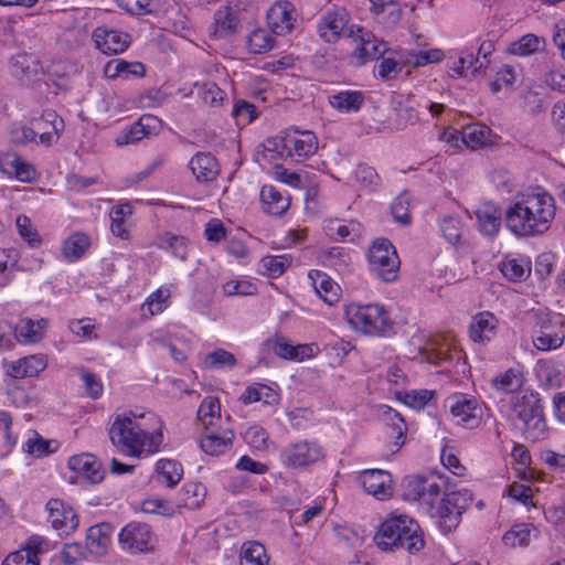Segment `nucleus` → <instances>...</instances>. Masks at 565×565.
Masks as SVG:
<instances>
[{"mask_svg":"<svg viewBox=\"0 0 565 565\" xmlns=\"http://www.w3.org/2000/svg\"><path fill=\"white\" fill-rule=\"evenodd\" d=\"M492 386L503 393H513L523 385L522 373L515 369H509L492 379Z\"/></svg>","mask_w":565,"mask_h":565,"instance_id":"nucleus-40","label":"nucleus"},{"mask_svg":"<svg viewBox=\"0 0 565 565\" xmlns=\"http://www.w3.org/2000/svg\"><path fill=\"white\" fill-rule=\"evenodd\" d=\"M45 545L43 539L33 536L23 548L9 554L2 565H39V554L45 552Z\"/></svg>","mask_w":565,"mask_h":565,"instance_id":"nucleus-22","label":"nucleus"},{"mask_svg":"<svg viewBox=\"0 0 565 565\" xmlns=\"http://www.w3.org/2000/svg\"><path fill=\"white\" fill-rule=\"evenodd\" d=\"M445 54L439 49H431L427 51H409L403 56V62L414 68L440 62Z\"/></svg>","mask_w":565,"mask_h":565,"instance_id":"nucleus-41","label":"nucleus"},{"mask_svg":"<svg viewBox=\"0 0 565 565\" xmlns=\"http://www.w3.org/2000/svg\"><path fill=\"white\" fill-rule=\"evenodd\" d=\"M329 104L340 113H356L365 102V96L360 90H341L329 96Z\"/></svg>","mask_w":565,"mask_h":565,"instance_id":"nucleus-32","label":"nucleus"},{"mask_svg":"<svg viewBox=\"0 0 565 565\" xmlns=\"http://www.w3.org/2000/svg\"><path fill=\"white\" fill-rule=\"evenodd\" d=\"M367 260L371 271L383 281L391 282L397 278L399 259L395 247L387 238H377L372 243Z\"/></svg>","mask_w":565,"mask_h":565,"instance_id":"nucleus-8","label":"nucleus"},{"mask_svg":"<svg viewBox=\"0 0 565 565\" xmlns=\"http://www.w3.org/2000/svg\"><path fill=\"white\" fill-rule=\"evenodd\" d=\"M360 223L350 221L349 224H341L339 221H331L328 226V234L330 236L337 235L340 241H353L360 232Z\"/></svg>","mask_w":565,"mask_h":565,"instance_id":"nucleus-53","label":"nucleus"},{"mask_svg":"<svg viewBox=\"0 0 565 565\" xmlns=\"http://www.w3.org/2000/svg\"><path fill=\"white\" fill-rule=\"evenodd\" d=\"M96 47L104 54L122 53L130 43V35L118 30L97 28L93 33Z\"/></svg>","mask_w":565,"mask_h":565,"instance_id":"nucleus-19","label":"nucleus"},{"mask_svg":"<svg viewBox=\"0 0 565 565\" xmlns=\"http://www.w3.org/2000/svg\"><path fill=\"white\" fill-rule=\"evenodd\" d=\"M263 210L274 216L282 215L289 207V198L282 195L274 185H264L260 190Z\"/></svg>","mask_w":565,"mask_h":565,"instance_id":"nucleus-31","label":"nucleus"},{"mask_svg":"<svg viewBox=\"0 0 565 565\" xmlns=\"http://www.w3.org/2000/svg\"><path fill=\"white\" fill-rule=\"evenodd\" d=\"M374 542L384 552L404 548L411 554L419 552L425 545L418 523L407 515L386 519L375 533Z\"/></svg>","mask_w":565,"mask_h":565,"instance_id":"nucleus-4","label":"nucleus"},{"mask_svg":"<svg viewBox=\"0 0 565 565\" xmlns=\"http://www.w3.org/2000/svg\"><path fill=\"white\" fill-rule=\"evenodd\" d=\"M262 561V563H269L270 556L264 544L258 541H247L243 543L239 551V563L247 562L255 564Z\"/></svg>","mask_w":565,"mask_h":565,"instance_id":"nucleus-45","label":"nucleus"},{"mask_svg":"<svg viewBox=\"0 0 565 565\" xmlns=\"http://www.w3.org/2000/svg\"><path fill=\"white\" fill-rule=\"evenodd\" d=\"M532 530L535 527L531 523L515 524L503 534L502 542L508 547L527 546Z\"/></svg>","mask_w":565,"mask_h":565,"instance_id":"nucleus-38","label":"nucleus"},{"mask_svg":"<svg viewBox=\"0 0 565 565\" xmlns=\"http://www.w3.org/2000/svg\"><path fill=\"white\" fill-rule=\"evenodd\" d=\"M169 297L170 290L168 288H159L147 298L145 306L151 316L158 315L166 309V302Z\"/></svg>","mask_w":565,"mask_h":565,"instance_id":"nucleus-63","label":"nucleus"},{"mask_svg":"<svg viewBox=\"0 0 565 565\" xmlns=\"http://www.w3.org/2000/svg\"><path fill=\"white\" fill-rule=\"evenodd\" d=\"M51 443L43 439L38 433L33 434V438H29L23 444V451L33 457H42L52 452Z\"/></svg>","mask_w":565,"mask_h":565,"instance_id":"nucleus-60","label":"nucleus"},{"mask_svg":"<svg viewBox=\"0 0 565 565\" xmlns=\"http://www.w3.org/2000/svg\"><path fill=\"white\" fill-rule=\"evenodd\" d=\"M364 491L379 500H385L392 495L391 475L381 469L364 470L359 477Z\"/></svg>","mask_w":565,"mask_h":565,"instance_id":"nucleus-18","label":"nucleus"},{"mask_svg":"<svg viewBox=\"0 0 565 565\" xmlns=\"http://www.w3.org/2000/svg\"><path fill=\"white\" fill-rule=\"evenodd\" d=\"M267 22L275 34L281 35L290 32L296 22L294 6L289 1L276 2L267 11Z\"/></svg>","mask_w":565,"mask_h":565,"instance_id":"nucleus-20","label":"nucleus"},{"mask_svg":"<svg viewBox=\"0 0 565 565\" xmlns=\"http://www.w3.org/2000/svg\"><path fill=\"white\" fill-rule=\"evenodd\" d=\"M282 149L288 157L301 162L318 150V138L310 130L290 128L281 138Z\"/></svg>","mask_w":565,"mask_h":565,"instance_id":"nucleus-11","label":"nucleus"},{"mask_svg":"<svg viewBox=\"0 0 565 565\" xmlns=\"http://www.w3.org/2000/svg\"><path fill=\"white\" fill-rule=\"evenodd\" d=\"M411 194L407 191L401 192L392 202L391 212L394 220L403 225L411 223L409 215Z\"/></svg>","mask_w":565,"mask_h":565,"instance_id":"nucleus-50","label":"nucleus"},{"mask_svg":"<svg viewBox=\"0 0 565 565\" xmlns=\"http://www.w3.org/2000/svg\"><path fill=\"white\" fill-rule=\"evenodd\" d=\"M20 236L28 242L31 247H36L41 244L40 235L33 227L31 220L25 215H19L15 221Z\"/></svg>","mask_w":565,"mask_h":565,"instance_id":"nucleus-57","label":"nucleus"},{"mask_svg":"<svg viewBox=\"0 0 565 565\" xmlns=\"http://www.w3.org/2000/svg\"><path fill=\"white\" fill-rule=\"evenodd\" d=\"M348 38L352 39L355 43L351 58L356 65H363L370 61L377 60L386 51L385 43L377 40L370 31L362 26L351 25Z\"/></svg>","mask_w":565,"mask_h":565,"instance_id":"nucleus-10","label":"nucleus"},{"mask_svg":"<svg viewBox=\"0 0 565 565\" xmlns=\"http://www.w3.org/2000/svg\"><path fill=\"white\" fill-rule=\"evenodd\" d=\"M309 278L312 281L316 294L329 306L339 301L340 287L329 276L319 270H311Z\"/></svg>","mask_w":565,"mask_h":565,"instance_id":"nucleus-29","label":"nucleus"},{"mask_svg":"<svg viewBox=\"0 0 565 565\" xmlns=\"http://www.w3.org/2000/svg\"><path fill=\"white\" fill-rule=\"evenodd\" d=\"M349 324L366 335L387 337L394 332V321L388 311L379 303H350L345 308Z\"/></svg>","mask_w":565,"mask_h":565,"instance_id":"nucleus-7","label":"nucleus"},{"mask_svg":"<svg viewBox=\"0 0 565 565\" xmlns=\"http://www.w3.org/2000/svg\"><path fill=\"white\" fill-rule=\"evenodd\" d=\"M47 520L60 536L70 535L78 526V516L74 509L60 499L46 502Z\"/></svg>","mask_w":565,"mask_h":565,"instance_id":"nucleus-16","label":"nucleus"},{"mask_svg":"<svg viewBox=\"0 0 565 565\" xmlns=\"http://www.w3.org/2000/svg\"><path fill=\"white\" fill-rule=\"evenodd\" d=\"M440 230L449 244H458L462 234V224L456 217H445L441 221Z\"/></svg>","mask_w":565,"mask_h":565,"instance_id":"nucleus-61","label":"nucleus"},{"mask_svg":"<svg viewBox=\"0 0 565 565\" xmlns=\"http://www.w3.org/2000/svg\"><path fill=\"white\" fill-rule=\"evenodd\" d=\"M436 392L430 390H414L409 392H399L397 397L405 405L414 409H423L435 397Z\"/></svg>","mask_w":565,"mask_h":565,"instance_id":"nucleus-49","label":"nucleus"},{"mask_svg":"<svg viewBox=\"0 0 565 565\" xmlns=\"http://www.w3.org/2000/svg\"><path fill=\"white\" fill-rule=\"evenodd\" d=\"M47 319L36 321L30 318L21 319L13 329L14 337L22 343H35L42 340L44 329L47 327Z\"/></svg>","mask_w":565,"mask_h":565,"instance_id":"nucleus-28","label":"nucleus"},{"mask_svg":"<svg viewBox=\"0 0 565 565\" xmlns=\"http://www.w3.org/2000/svg\"><path fill=\"white\" fill-rule=\"evenodd\" d=\"M544 43V40L535 34H525L511 43L509 51L514 55L526 56L539 52L543 49Z\"/></svg>","mask_w":565,"mask_h":565,"instance_id":"nucleus-44","label":"nucleus"},{"mask_svg":"<svg viewBox=\"0 0 565 565\" xmlns=\"http://www.w3.org/2000/svg\"><path fill=\"white\" fill-rule=\"evenodd\" d=\"M206 489L202 483L189 482L181 489V504L189 509H198L204 500Z\"/></svg>","mask_w":565,"mask_h":565,"instance_id":"nucleus-47","label":"nucleus"},{"mask_svg":"<svg viewBox=\"0 0 565 565\" xmlns=\"http://www.w3.org/2000/svg\"><path fill=\"white\" fill-rule=\"evenodd\" d=\"M11 72L17 77L31 78L42 73V65L33 54L19 53L10 61Z\"/></svg>","mask_w":565,"mask_h":565,"instance_id":"nucleus-34","label":"nucleus"},{"mask_svg":"<svg viewBox=\"0 0 565 565\" xmlns=\"http://www.w3.org/2000/svg\"><path fill=\"white\" fill-rule=\"evenodd\" d=\"M281 457L287 467L302 468L322 459L323 449L316 441L300 440L288 445Z\"/></svg>","mask_w":565,"mask_h":565,"instance_id":"nucleus-14","label":"nucleus"},{"mask_svg":"<svg viewBox=\"0 0 565 565\" xmlns=\"http://www.w3.org/2000/svg\"><path fill=\"white\" fill-rule=\"evenodd\" d=\"M120 7L132 14H150L159 9V3L154 0H120Z\"/></svg>","mask_w":565,"mask_h":565,"instance_id":"nucleus-56","label":"nucleus"},{"mask_svg":"<svg viewBox=\"0 0 565 565\" xmlns=\"http://www.w3.org/2000/svg\"><path fill=\"white\" fill-rule=\"evenodd\" d=\"M239 9L237 6H224L214 14V36L226 38L235 34L241 28Z\"/></svg>","mask_w":565,"mask_h":565,"instance_id":"nucleus-23","label":"nucleus"},{"mask_svg":"<svg viewBox=\"0 0 565 565\" xmlns=\"http://www.w3.org/2000/svg\"><path fill=\"white\" fill-rule=\"evenodd\" d=\"M555 213V200L547 192L521 193L505 211V224L516 236L533 237L550 230Z\"/></svg>","mask_w":565,"mask_h":565,"instance_id":"nucleus-3","label":"nucleus"},{"mask_svg":"<svg viewBox=\"0 0 565 565\" xmlns=\"http://www.w3.org/2000/svg\"><path fill=\"white\" fill-rule=\"evenodd\" d=\"M374 542L384 552L404 548L411 554L419 552L425 545L418 523L407 515L386 519L375 533Z\"/></svg>","mask_w":565,"mask_h":565,"instance_id":"nucleus-5","label":"nucleus"},{"mask_svg":"<svg viewBox=\"0 0 565 565\" xmlns=\"http://www.w3.org/2000/svg\"><path fill=\"white\" fill-rule=\"evenodd\" d=\"M113 527L109 523H100L88 529L86 535V550L95 555L103 556L111 543Z\"/></svg>","mask_w":565,"mask_h":565,"instance_id":"nucleus-25","label":"nucleus"},{"mask_svg":"<svg viewBox=\"0 0 565 565\" xmlns=\"http://www.w3.org/2000/svg\"><path fill=\"white\" fill-rule=\"evenodd\" d=\"M231 114L236 119L237 125L241 122L248 124L257 117L255 105L245 100L237 102Z\"/></svg>","mask_w":565,"mask_h":565,"instance_id":"nucleus-64","label":"nucleus"},{"mask_svg":"<svg viewBox=\"0 0 565 565\" xmlns=\"http://www.w3.org/2000/svg\"><path fill=\"white\" fill-rule=\"evenodd\" d=\"M565 335L563 332H554L550 331L548 328H541L533 337V344L537 350L551 351L562 347Z\"/></svg>","mask_w":565,"mask_h":565,"instance_id":"nucleus-46","label":"nucleus"},{"mask_svg":"<svg viewBox=\"0 0 565 565\" xmlns=\"http://www.w3.org/2000/svg\"><path fill=\"white\" fill-rule=\"evenodd\" d=\"M383 415L391 422L392 434L395 435V445L402 446L407 430L406 423L402 415L390 406H384Z\"/></svg>","mask_w":565,"mask_h":565,"instance_id":"nucleus-52","label":"nucleus"},{"mask_svg":"<svg viewBox=\"0 0 565 565\" xmlns=\"http://www.w3.org/2000/svg\"><path fill=\"white\" fill-rule=\"evenodd\" d=\"M501 273L511 281H522L529 277L531 268L523 260L509 259L502 263Z\"/></svg>","mask_w":565,"mask_h":565,"instance_id":"nucleus-51","label":"nucleus"},{"mask_svg":"<svg viewBox=\"0 0 565 565\" xmlns=\"http://www.w3.org/2000/svg\"><path fill=\"white\" fill-rule=\"evenodd\" d=\"M291 258L287 255L266 256L262 259L263 267L271 277H279L290 266Z\"/></svg>","mask_w":565,"mask_h":565,"instance_id":"nucleus-58","label":"nucleus"},{"mask_svg":"<svg viewBox=\"0 0 565 565\" xmlns=\"http://www.w3.org/2000/svg\"><path fill=\"white\" fill-rule=\"evenodd\" d=\"M446 406L458 425L473 429L481 424L483 408L477 397L457 393L446 399Z\"/></svg>","mask_w":565,"mask_h":565,"instance_id":"nucleus-9","label":"nucleus"},{"mask_svg":"<svg viewBox=\"0 0 565 565\" xmlns=\"http://www.w3.org/2000/svg\"><path fill=\"white\" fill-rule=\"evenodd\" d=\"M68 468L92 483H98L104 479V470L98 459L90 454H81L68 459Z\"/></svg>","mask_w":565,"mask_h":565,"instance_id":"nucleus-24","label":"nucleus"},{"mask_svg":"<svg viewBox=\"0 0 565 565\" xmlns=\"http://www.w3.org/2000/svg\"><path fill=\"white\" fill-rule=\"evenodd\" d=\"M157 246L161 249H169L173 255L181 260L186 258L188 242L183 236H178L172 233H163L158 237Z\"/></svg>","mask_w":565,"mask_h":565,"instance_id":"nucleus-43","label":"nucleus"},{"mask_svg":"<svg viewBox=\"0 0 565 565\" xmlns=\"http://www.w3.org/2000/svg\"><path fill=\"white\" fill-rule=\"evenodd\" d=\"M264 347L285 360L302 361L313 356L312 344L292 345L285 337L275 334L264 342Z\"/></svg>","mask_w":565,"mask_h":565,"instance_id":"nucleus-17","label":"nucleus"},{"mask_svg":"<svg viewBox=\"0 0 565 565\" xmlns=\"http://www.w3.org/2000/svg\"><path fill=\"white\" fill-rule=\"evenodd\" d=\"M275 45V38L271 30L255 29L247 39V49L253 54H264L270 51Z\"/></svg>","mask_w":565,"mask_h":565,"instance_id":"nucleus-39","label":"nucleus"},{"mask_svg":"<svg viewBox=\"0 0 565 565\" xmlns=\"http://www.w3.org/2000/svg\"><path fill=\"white\" fill-rule=\"evenodd\" d=\"M511 416L521 422L526 440L535 443L546 437L547 426L539 393L525 392L512 397Z\"/></svg>","mask_w":565,"mask_h":565,"instance_id":"nucleus-6","label":"nucleus"},{"mask_svg":"<svg viewBox=\"0 0 565 565\" xmlns=\"http://www.w3.org/2000/svg\"><path fill=\"white\" fill-rule=\"evenodd\" d=\"M70 331L83 340H92L96 339L97 334L95 333L96 323L94 319L83 318V319H74L68 323Z\"/></svg>","mask_w":565,"mask_h":565,"instance_id":"nucleus-55","label":"nucleus"},{"mask_svg":"<svg viewBox=\"0 0 565 565\" xmlns=\"http://www.w3.org/2000/svg\"><path fill=\"white\" fill-rule=\"evenodd\" d=\"M407 489L408 495L418 501L430 518L438 519V526L445 534L459 525L461 514L472 501V494L467 489L441 495L440 484L430 478H413Z\"/></svg>","mask_w":565,"mask_h":565,"instance_id":"nucleus-2","label":"nucleus"},{"mask_svg":"<svg viewBox=\"0 0 565 565\" xmlns=\"http://www.w3.org/2000/svg\"><path fill=\"white\" fill-rule=\"evenodd\" d=\"M122 550L131 553H145L152 550V534L145 523L131 522L124 526L118 534Z\"/></svg>","mask_w":565,"mask_h":565,"instance_id":"nucleus-15","label":"nucleus"},{"mask_svg":"<svg viewBox=\"0 0 565 565\" xmlns=\"http://www.w3.org/2000/svg\"><path fill=\"white\" fill-rule=\"evenodd\" d=\"M157 481L168 488H173L183 476L182 465L174 459H160L156 463Z\"/></svg>","mask_w":565,"mask_h":565,"instance_id":"nucleus-33","label":"nucleus"},{"mask_svg":"<svg viewBox=\"0 0 565 565\" xmlns=\"http://www.w3.org/2000/svg\"><path fill=\"white\" fill-rule=\"evenodd\" d=\"M90 246L89 237L84 233L71 235L63 245L64 257L68 262L78 260Z\"/></svg>","mask_w":565,"mask_h":565,"instance_id":"nucleus-37","label":"nucleus"},{"mask_svg":"<svg viewBox=\"0 0 565 565\" xmlns=\"http://www.w3.org/2000/svg\"><path fill=\"white\" fill-rule=\"evenodd\" d=\"M12 417L6 411H0V456H8L17 445V436L11 431Z\"/></svg>","mask_w":565,"mask_h":565,"instance_id":"nucleus-42","label":"nucleus"},{"mask_svg":"<svg viewBox=\"0 0 565 565\" xmlns=\"http://www.w3.org/2000/svg\"><path fill=\"white\" fill-rule=\"evenodd\" d=\"M476 216L483 235L494 237L499 233L502 214L498 207L492 204H483L476 211Z\"/></svg>","mask_w":565,"mask_h":565,"instance_id":"nucleus-30","label":"nucleus"},{"mask_svg":"<svg viewBox=\"0 0 565 565\" xmlns=\"http://www.w3.org/2000/svg\"><path fill=\"white\" fill-rule=\"evenodd\" d=\"M158 124L159 120L157 117L152 115H143L138 121L125 128L122 132L116 137L115 143L119 147L136 143L149 136L152 130H156Z\"/></svg>","mask_w":565,"mask_h":565,"instance_id":"nucleus-21","label":"nucleus"},{"mask_svg":"<svg viewBox=\"0 0 565 565\" xmlns=\"http://www.w3.org/2000/svg\"><path fill=\"white\" fill-rule=\"evenodd\" d=\"M162 422L154 413L117 415L109 428L111 444L122 454L146 458L160 451Z\"/></svg>","mask_w":565,"mask_h":565,"instance_id":"nucleus-1","label":"nucleus"},{"mask_svg":"<svg viewBox=\"0 0 565 565\" xmlns=\"http://www.w3.org/2000/svg\"><path fill=\"white\" fill-rule=\"evenodd\" d=\"M371 10L376 15L387 14L390 23H397L401 19V9L396 2H384L382 0H370Z\"/></svg>","mask_w":565,"mask_h":565,"instance_id":"nucleus-59","label":"nucleus"},{"mask_svg":"<svg viewBox=\"0 0 565 565\" xmlns=\"http://www.w3.org/2000/svg\"><path fill=\"white\" fill-rule=\"evenodd\" d=\"M189 167L199 182H209L212 173V157L206 152H198L190 160Z\"/></svg>","mask_w":565,"mask_h":565,"instance_id":"nucleus-48","label":"nucleus"},{"mask_svg":"<svg viewBox=\"0 0 565 565\" xmlns=\"http://www.w3.org/2000/svg\"><path fill=\"white\" fill-rule=\"evenodd\" d=\"M0 171L13 175L22 182H30L34 175L33 168L13 152L0 154Z\"/></svg>","mask_w":565,"mask_h":565,"instance_id":"nucleus-26","label":"nucleus"},{"mask_svg":"<svg viewBox=\"0 0 565 565\" xmlns=\"http://www.w3.org/2000/svg\"><path fill=\"white\" fill-rule=\"evenodd\" d=\"M198 420L203 426V437L200 439V447L206 455H212V433L209 430L212 425V397L206 396L199 409H198Z\"/></svg>","mask_w":565,"mask_h":565,"instance_id":"nucleus-36","label":"nucleus"},{"mask_svg":"<svg viewBox=\"0 0 565 565\" xmlns=\"http://www.w3.org/2000/svg\"><path fill=\"white\" fill-rule=\"evenodd\" d=\"M350 14L344 8L326 11L317 23L319 38L330 44L337 43L341 36H348Z\"/></svg>","mask_w":565,"mask_h":565,"instance_id":"nucleus-12","label":"nucleus"},{"mask_svg":"<svg viewBox=\"0 0 565 565\" xmlns=\"http://www.w3.org/2000/svg\"><path fill=\"white\" fill-rule=\"evenodd\" d=\"M354 178L361 186L370 190H375L381 182L376 170L365 163H361L356 167Z\"/></svg>","mask_w":565,"mask_h":565,"instance_id":"nucleus-54","label":"nucleus"},{"mask_svg":"<svg viewBox=\"0 0 565 565\" xmlns=\"http://www.w3.org/2000/svg\"><path fill=\"white\" fill-rule=\"evenodd\" d=\"M63 128V119L54 110H45L41 118L33 122V127H22L21 141L31 142L39 136L42 143L51 145L53 137L58 138Z\"/></svg>","mask_w":565,"mask_h":565,"instance_id":"nucleus-13","label":"nucleus"},{"mask_svg":"<svg viewBox=\"0 0 565 565\" xmlns=\"http://www.w3.org/2000/svg\"><path fill=\"white\" fill-rule=\"evenodd\" d=\"M461 140L471 149L491 145V129L481 124L466 126L460 131Z\"/></svg>","mask_w":565,"mask_h":565,"instance_id":"nucleus-35","label":"nucleus"},{"mask_svg":"<svg viewBox=\"0 0 565 565\" xmlns=\"http://www.w3.org/2000/svg\"><path fill=\"white\" fill-rule=\"evenodd\" d=\"M244 438L254 449L263 450L267 446L269 435L262 426L254 425L245 431Z\"/></svg>","mask_w":565,"mask_h":565,"instance_id":"nucleus-62","label":"nucleus"},{"mask_svg":"<svg viewBox=\"0 0 565 565\" xmlns=\"http://www.w3.org/2000/svg\"><path fill=\"white\" fill-rule=\"evenodd\" d=\"M498 320L493 313L483 311L477 313L470 323V338L475 342L489 341L495 333Z\"/></svg>","mask_w":565,"mask_h":565,"instance_id":"nucleus-27","label":"nucleus"}]
</instances>
